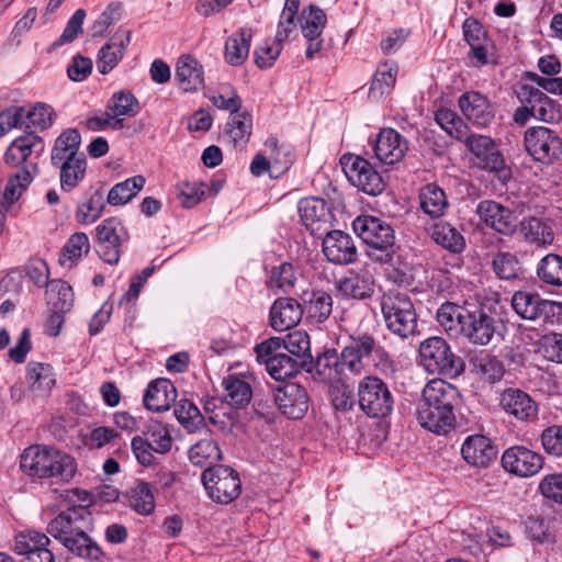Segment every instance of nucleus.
<instances>
[{
    "label": "nucleus",
    "mask_w": 562,
    "mask_h": 562,
    "mask_svg": "<svg viewBox=\"0 0 562 562\" xmlns=\"http://www.w3.org/2000/svg\"><path fill=\"white\" fill-rule=\"evenodd\" d=\"M20 468L30 476L55 477L61 482H69L77 471L76 461L70 454L40 445L30 446L23 451Z\"/></svg>",
    "instance_id": "nucleus-1"
},
{
    "label": "nucleus",
    "mask_w": 562,
    "mask_h": 562,
    "mask_svg": "<svg viewBox=\"0 0 562 562\" xmlns=\"http://www.w3.org/2000/svg\"><path fill=\"white\" fill-rule=\"evenodd\" d=\"M344 366L352 375H361L367 368V360L372 359L381 373L394 371V361L390 353L369 334L352 335L340 351Z\"/></svg>",
    "instance_id": "nucleus-2"
},
{
    "label": "nucleus",
    "mask_w": 562,
    "mask_h": 562,
    "mask_svg": "<svg viewBox=\"0 0 562 562\" xmlns=\"http://www.w3.org/2000/svg\"><path fill=\"white\" fill-rule=\"evenodd\" d=\"M516 95L520 106L515 110L513 121L517 125L525 126L531 117L546 123H555L562 119L559 102L532 85L520 82Z\"/></svg>",
    "instance_id": "nucleus-3"
},
{
    "label": "nucleus",
    "mask_w": 562,
    "mask_h": 562,
    "mask_svg": "<svg viewBox=\"0 0 562 562\" xmlns=\"http://www.w3.org/2000/svg\"><path fill=\"white\" fill-rule=\"evenodd\" d=\"M380 307L386 328L401 338L417 330V313L406 293L390 290L380 299Z\"/></svg>",
    "instance_id": "nucleus-4"
},
{
    "label": "nucleus",
    "mask_w": 562,
    "mask_h": 562,
    "mask_svg": "<svg viewBox=\"0 0 562 562\" xmlns=\"http://www.w3.org/2000/svg\"><path fill=\"white\" fill-rule=\"evenodd\" d=\"M420 364L430 374L457 378L463 373L465 363L456 355L449 344L439 336H432L419 345Z\"/></svg>",
    "instance_id": "nucleus-5"
},
{
    "label": "nucleus",
    "mask_w": 562,
    "mask_h": 562,
    "mask_svg": "<svg viewBox=\"0 0 562 562\" xmlns=\"http://www.w3.org/2000/svg\"><path fill=\"white\" fill-rule=\"evenodd\" d=\"M353 231L369 247L381 251L375 258L381 262H392L396 246L392 226L375 216H358L352 223Z\"/></svg>",
    "instance_id": "nucleus-6"
},
{
    "label": "nucleus",
    "mask_w": 562,
    "mask_h": 562,
    "mask_svg": "<svg viewBox=\"0 0 562 562\" xmlns=\"http://www.w3.org/2000/svg\"><path fill=\"white\" fill-rule=\"evenodd\" d=\"M360 409L371 418L389 416L394 406V396L389 385L375 375H367L360 380L357 389Z\"/></svg>",
    "instance_id": "nucleus-7"
},
{
    "label": "nucleus",
    "mask_w": 562,
    "mask_h": 562,
    "mask_svg": "<svg viewBox=\"0 0 562 562\" xmlns=\"http://www.w3.org/2000/svg\"><path fill=\"white\" fill-rule=\"evenodd\" d=\"M136 460L144 467L155 462L154 453L165 454L172 447V438L168 427L157 420H150L142 435L135 436L131 442Z\"/></svg>",
    "instance_id": "nucleus-8"
},
{
    "label": "nucleus",
    "mask_w": 562,
    "mask_h": 562,
    "mask_svg": "<svg viewBox=\"0 0 562 562\" xmlns=\"http://www.w3.org/2000/svg\"><path fill=\"white\" fill-rule=\"evenodd\" d=\"M201 480L209 497L217 504H231L241 493L238 472L227 465H214L205 469Z\"/></svg>",
    "instance_id": "nucleus-9"
},
{
    "label": "nucleus",
    "mask_w": 562,
    "mask_h": 562,
    "mask_svg": "<svg viewBox=\"0 0 562 562\" xmlns=\"http://www.w3.org/2000/svg\"><path fill=\"white\" fill-rule=\"evenodd\" d=\"M128 239L130 234L117 217L105 218L95 227V251L108 265L113 266L120 261L122 245Z\"/></svg>",
    "instance_id": "nucleus-10"
},
{
    "label": "nucleus",
    "mask_w": 562,
    "mask_h": 562,
    "mask_svg": "<svg viewBox=\"0 0 562 562\" xmlns=\"http://www.w3.org/2000/svg\"><path fill=\"white\" fill-rule=\"evenodd\" d=\"M340 162L348 180L359 190L373 196L383 192L385 184L382 176L367 159L355 155H344Z\"/></svg>",
    "instance_id": "nucleus-11"
},
{
    "label": "nucleus",
    "mask_w": 562,
    "mask_h": 562,
    "mask_svg": "<svg viewBox=\"0 0 562 562\" xmlns=\"http://www.w3.org/2000/svg\"><path fill=\"white\" fill-rule=\"evenodd\" d=\"M93 528V516L85 505L67 508L52 519L47 525V532L64 543L66 539L74 538L82 530Z\"/></svg>",
    "instance_id": "nucleus-12"
},
{
    "label": "nucleus",
    "mask_w": 562,
    "mask_h": 562,
    "mask_svg": "<svg viewBox=\"0 0 562 562\" xmlns=\"http://www.w3.org/2000/svg\"><path fill=\"white\" fill-rule=\"evenodd\" d=\"M468 150L475 157L476 165L480 168L495 172L503 182L510 178V170L491 137L477 134L475 138L468 140Z\"/></svg>",
    "instance_id": "nucleus-13"
},
{
    "label": "nucleus",
    "mask_w": 562,
    "mask_h": 562,
    "mask_svg": "<svg viewBox=\"0 0 562 562\" xmlns=\"http://www.w3.org/2000/svg\"><path fill=\"white\" fill-rule=\"evenodd\" d=\"M525 147L535 160L551 164L562 154V139L549 127H530L525 133Z\"/></svg>",
    "instance_id": "nucleus-14"
},
{
    "label": "nucleus",
    "mask_w": 562,
    "mask_h": 562,
    "mask_svg": "<svg viewBox=\"0 0 562 562\" xmlns=\"http://www.w3.org/2000/svg\"><path fill=\"white\" fill-rule=\"evenodd\" d=\"M504 325L499 317L483 308L471 311L462 338L470 344L485 346L499 334Z\"/></svg>",
    "instance_id": "nucleus-15"
},
{
    "label": "nucleus",
    "mask_w": 562,
    "mask_h": 562,
    "mask_svg": "<svg viewBox=\"0 0 562 562\" xmlns=\"http://www.w3.org/2000/svg\"><path fill=\"white\" fill-rule=\"evenodd\" d=\"M481 222L496 233L510 237L517 232L518 218L514 211L493 200H483L476 206Z\"/></svg>",
    "instance_id": "nucleus-16"
},
{
    "label": "nucleus",
    "mask_w": 562,
    "mask_h": 562,
    "mask_svg": "<svg viewBox=\"0 0 562 562\" xmlns=\"http://www.w3.org/2000/svg\"><path fill=\"white\" fill-rule=\"evenodd\" d=\"M503 468L517 476L528 477L537 474L543 467L540 453L525 446H512L502 456Z\"/></svg>",
    "instance_id": "nucleus-17"
},
{
    "label": "nucleus",
    "mask_w": 562,
    "mask_h": 562,
    "mask_svg": "<svg viewBox=\"0 0 562 562\" xmlns=\"http://www.w3.org/2000/svg\"><path fill=\"white\" fill-rule=\"evenodd\" d=\"M273 398L280 412L290 419H301L308 411L310 396L305 387L297 383L278 387Z\"/></svg>",
    "instance_id": "nucleus-18"
},
{
    "label": "nucleus",
    "mask_w": 562,
    "mask_h": 562,
    "mask_svg": "<svg viewBox=\"0 0 562 562\" xmlns=\"http://www.w3.org/2000/svg\"><path fill=\"white\" fill-rule=\"evenodd\" d=\"M301 31L307 40L306 58L311 59L323 48L322 34L326 25L325 12L314 4L305 7L301 12Z\"/></svg>",
    "instance_id": "nucleus-19"
},
{
    "label": "nucleus",
    "mask_w": 562,
    "mask_h": 562,
    "mask_svg": "<svg viewBox=\"0 0 562 562\" xmlns=\"http://www.w3.org/2000/svg\"><path fill=\"white\" fill-rule=\"evenodd\" d=\"M499 406L508 415L520 422H532L538 416V405L520 389L508 387L501 393Z\"/></svg>",
    "instance_id": "nucleus-20"
},
{
    "label": "nucleus",
    "mask_w": 562,
    "mask_h": 562,
    "mask_svg": "<svg viewBox=\"0 0 562 562\" xmlns=\"http://www.w3.org/2000/svg\"><path fill=\"white\" fill-rule=\"evenodd\" d=\"M458 103L467 120L479 127L488 126L495 117L492 103L487 97L477 91L464 92L460 95Z\"/></svg>",
    "instance_id": "nucleus-21"
},
{
    "label": "nucleus",
    "mask_w": 562,
    "mask_h": 562,
    "mask_svg": "<svg viewBox=\"0 0 562 562\" xmlns=\"http://www.w3.org/2000/svg\"><path fill=\"white\" fill-rule=\"evenodd\" d=\"M461 454L468 464L477 468H487L496 460L498 450L488 437L484 435H471L463 441Z\"/></svg>",
    "instance_id": "nucleus-22"
},
{
    "label": "nucleus",
    "mask_w": 562,
    "mask_h": 562,
    "mask_svg": "<svg viewBox=\"0 0 562 562\" xmlns=\"http://www.w3.org/2000/svg\"><path fill=\"white\" fill-rule=\"evenodd\" d=\"M336 291L344 300H366L374 292V280L367 270H350L336 281Z\"/></svg>",
    "instance_id": "nucleus-23"
},
{
    "label": "nucleus",
    "mask_w": 562,
    "mask_h": 562,
    "mask_svg": "<svg viewBox=\"0 0 562 562\" xmlns=\"http://www.w3.org/2000/svg\"><path fill=\"white\" fill-rule=\"evenodd\" d=\"M460 402L459 390L441 379L429 381L422 393L420 404L430 405L446 411H456Z\"/></svg>",
    "instance_id": "nucleus-24"
},
{
    "label": "nucleus",
    "mask_w": 562,
    "mask_h": 562,
    "mask_svg": "<svg viewBox=\"0 0 562 562\" xmlns=\"http://www.w3.org/2000/svg\"><path fill=\"white\" fill-rule=\"evenodd\" d=\"M407 148L406 139L394 128H382L373 146L376 158L385 165L401 161Z\"/></svg>",
    "instance_id": "nucleus-25"
},
{
    "label": "nucleus",
    "mask_w": 562,
    "mask_h": 562,
    "mask_svg": "<svg viewBox=\"0 0 562 562\" xmlns=\"http://www.w3.org/2000/svg\"><path fill=\"white\" fill-rule=\"evenodd\" d=\"M323 252L336 265H348L356 260L357 248L352 237L341 231H333L323 239Z\"/></svg>",
    "instance_id": "nucleus-26"
},
{
    "label": "nucleus",
    "mask_w": 562,
    "mask_h": 562,
    "mask_svg": "<svg viewBox=\"0 0 562 562\" xmlns=\"http://www.w3.org/2000/svg\"><path fill=\"white\" fill-rule=\"evenodd\" d=\"M416 418L424 429L436 435H446L454 429L457 425L453 411L443 412L441 408L420 403H418L416 408Z\"/></svg>",
    "instance_id": "nucleus-27"
},
{
    "label": "nucleus",
    "mask_w": 562,
    "mask_h": 562,
    "mask_svg": "<svg viewBox=\"0 0 562 562\" xmlns=\"http://www.w3.org/2000/svg\"><path fill=\"white\" fill-rule=\"evenodd\" d=\"M302 316V304L293 297H279L270 307V325L278 331L293 328Z\"/></svg>",
    "instance_id": "nucleus-28"
},
{
    "label": "nucleus",
    "mask_w": 562,
    "mask_h": 562,
    "mask_svg": "<svg viewBox=\"0 0 562 562\" xmlns=\"http://www.w3.org/2000/svg\"><path fill=\"white\" fill-rule=\"evenodd\" d=\"M517 232L525 243L538 248L550 246L554 240V233L550 221L542 217H524L518 222Z\"/></svg>",
    "instance_id": "nucleus-29"
},
{
    "label": "nucleus",
    "mask_w": 562,
    "mask_h": 562,
    "mask_svg": "<svg viewBox=\"0 0 562 562\" xmlns=\"http://www.w3.org/2000/svg\"><path fill=\"white\" fill-rule=\"evenodd\" d=\"M131 42V32L120 29L112 36L109 43L101 47L98 54L97 67L102 75L114 69L123 58L124 50Z\"/></svg>",
    "instance_id": "nucleus-30"
},
{
    "label": "nucleus",
    "mask_w": 562,
    "mask_h": 562,
    "mask_svg": "<svg viewBox=\"0 0 562 562\" xmlns=\"http://www.w3.org/2000/svg\"><path fill=\"white\" fill-rule=\"evenodd\" d=\"M175 80L182 91L195 92L204 86L203 66L191 55H182L177 61Z\"/></svg>",
    "instance_id": "nucleus-31"
},
{
    "label": "nucleus",
    "mask_w": 562,
    "mask_h": 562,
    "mask_svg": "<svg viewBox=\"0 0 562 562\" xmlns=\"http://www.w3.org/2000/svg\"><path fill=\"white\" fill-rule=\"evenodd\" d=\"M463 35L471 47V56L476 59L477 65H486L488 49L493 45L484 26L474 18H468L463 22Z\"/></svg>",
    "instance_id": "nucleus-32"
},
{
    "label": "nucleus",
    "mask_w": 562,
    "mask_h": 562,
    "mask_svg": "<svg viewBox=\"0 0 562 562\" xmlns=\"http://www.w3.org/2000/svg\"><path fill=\"white\" fill-rule=\"evenodd\" d=\"M471 310L452 302H445L436 313L439 326L451 337H462Z\"/></svg>",
    "instance_id": "nucleus-33"
},
{
    "label": "nucleus",
    "mask_w": 562,
    "mask_h": 562,
    "mask_svg": "<svg viewBox=\"0 0 562 562\" xmlns=\"http://www.w3.org/2000/svg\"><path fill=\"white\" fill-rule=\"evenodd\" d=\"M297 210L302 223L306 228H310L312 233L321 231L323 225L328 224L331 218V213L326 201L321 198L311 196L301 199Z\"/></svg>",
    "instance_id": "nucleus-34"
},
{
    "label": "nucleus",
    "mask_w": 562,
    "mask_h": 562,
    "mask_svg": "<svg viewBox=\"0 0 562 562\" xmlns=\"http://www.w3.org/2000/svg\"><path fill=\"white\" fill-rule=\"evenodd\" d=\"M176 397L175 385L167 379H157L148 384L143 402L147 409L159 413L168 411Z\"/></svg>",
    "instance_id": "nucleus-35"
},
{
    "label": "nucleus",
    "mask_w": 562,
    "mask_h": 562,
    "mask_svg": "<svg viewBox=\"0 0 562 562\" xmlns=\"http://www.w3.org/2000/svg\"><path fill=\"white\" fill-rule=\"evenodd\" d=\"M43 151L44 143L42 137L34 133H27L11 143L4 154V158L8 164L18 166L19 164L26 162L33 153L40 156Z\"/></svg>",
    "instance_id": "nucleus-36"
},
{
    "label": "nucleus",
    "mask_w": 562,
    "mask_h": 562,
    "mask_svg": "<svg viewBox=\"0 0 562 562\" xmlns=\"http://www.w3.org/2000/svg\"><path fill=\"white\" fill-rule=\"evenodd\" d=\"M37 172V164L31 162L10 177L0 200V205L10 209V206L16 202L22 193L27 189L33 181L34 175Z\"/></svg>",
    "instance_id": "nucleus-37"
},
{
    "label": "nucleus",
    "mask_w": 562,
    "mask_h": 562,
    "mask_svg": "<svg viewBox=\"0 0 562 562\" xmlns=\"http://www.w3.org/2000/svg\"><path fill=\"white\" fill-rule=\"evenodd\" d=\"M281 340L283 350H286L303 369L311 372L313 370V356L308 334L303 330H295L281 338Z\"/></svg>",
    "instance_id": "nucleus-38"
},
{
    "label": "nucleus",
    "mask_w": 562,
    "mask_h": 562,
    "mask_svg": "<svg viewBox=\"0 0 562 562\" xmlns=\"http://www.w3.org/2000/svg\"><path fill=\"white\" fill-rule=\"evenodd\" d=\"M303 314H306L307 319L315 324H322L331 314L333 297L325 291H313L305 293L303 296Z\"/></svg>",
    "instance_id": "nucleus-39"
},
{
    "label": "nucleus",
    "mask_w": 562,
    "mask_h": 562,
    "mask_svg": "<svg viewBox=\"0 0 562 562\" xmlns=\"http://www.w3.org/2000/svg\"><path fill=\"white\" fill-rule=\"evenodd\" d=\"M252 30L241 27L225 42V60L231 66H240L247 59L252 40Z\"/></svg>",
    "instance_id": "nucleus-40"
},
{
    "label": "nucleus",
    "mask_w": 562,
    "mask_h": 562,
    "mask_svg": "<svg viewBox=\"0 0 562 562\" xmlns=\"http://www.w3.org/2000/svg\"><path fill=\"white\" fill-rule=\"evenodd\" d=\"M313 369L319 379L329 382L350 374L336 349H327L315 361L313 360Z\"/></svg>",
    "instance_id": "nucleus-41"
},
{
    "label": "nucleus",
    "mask_w": 562,
    "mask_h": 562,
    "mask_svg": "<svg viewBox=\"0 0 562 562\" xmlns=\"http://www.w3.org/2000/svg\"><path fill=\"white\" fill-rule=\"evenodd\" d=\"M54 166L59 168L60 188L65 192H71L86 177V155L69 158Z\"/></svg>",
    "instance_id": "nucleus-42"
},
{
    "label": "nucleus",
    "mask_w": 562,
    "mask_h": 562,
    "mask_svg": "<svg viewBox=\"0 0 562 562\" xmlns=\"http://www.w3.org/2000/svg\"><path fill=\"white\" fill-rule=\"evenodd\" d=\"M429 234L437 245L452 254H461L465 248V240L462 234L447 222L434 224Z\"/></svg>",
    "instance_id": "nucleus-43"
},
{
    "label": "nucleus",
    "mask_w": 562,
    "mask_h": 562,
    "mask_svg": "<svg viewBox=\"0 0 562 562\" xmlns=\"http://www.w3.org/2000/svg\"><path fill=\"white\" fill-rule=\"evenodd\" d=\"M81 136L76 128H69L63 132L55 140L52 149V165H57L72 157L83 156L79 153Z\"/></svg>",
    "instance_id": "nucleus-44"
},
{
    "label": "nucleus",
    "mask_w": 562,
    "mask_h": 562,
    "mask_svg": "<svg viewBox=\"0 0 562 562\" xmlns=\"http://www.w3.org/2000/svg\"><path fill=\"white\" fill-rule=\"evenodd\" d=\"M90 530H82L78 532L74 538H69L64 543H61L69 552L74 555L89 560V561H100L104 552L89 535Z\"/></svg>",
    "instance_id": "nucleus-45"
},
{
    "label": "nucleus",
    "mask_w": 562,
    "mask_h": 562,
    "mask_svg": "<svg viewBox=\"0 0 562 562\" xmlns=\"http://www.w3.org/2000/svg\"><path fill=\"white\" fill-rule=\"evenodd\" d=\"M223 387L225 391L224 398L233 407L244 408L252 397L250 384L234 374L223 380Z\"/></svg>",
    "instance_id": "nucleus-46"
},
{
    "label": "nucleus",
    "mask_w": 562,
    "mask_h": 562,
    "mask_svg": "<svg viewBox=\"0 0 562 562\" xmlns=\"http://www.w3.org/2000/svg\"><path fill=\"white\" fill-rule=\"evenodd\" d=\"M145 182V178L137 175L116 183L109 191L106 195V203L113 206L125 205L144 188Z\"/></svg>",
    "instance_id": "nucleus-47"
},
{
    "label": "nucleus",
    "mask_w": 562,
    "mask_h": 562,
    "mask_svg": "<svg viewBox=\"0 0 562 562\" xmlns=\"http://www.w3.org/2000/svg\"><path fill=\"white\" fill-rule=\"evenodd\" d=\"M398 67L395 61H384L379 65L369 89L371 99H380L389 93L396 81Z\"/></svg>",
    "instance_id": "nucleus-48"
},
{
    "label": "nucleus",
    "mask_w": 562,
    "mask_h": 562,
    "mask_svg": "<svg viewBox=\"0 0 562 562\" xmlns=\"http://www.w3.org/2000/svg\"><path fill=\"white\" fill-rule=\"evenodd\" d=\"M420 209L430 217H440L448 207V200L445 191L437 184L425 186L419 193Z\"/></svg>",
    "instance_id": "nucleus-49"
},
{
    "label": "nucleus",
    "mask_w": 562,
    "mask_h": 562,
    "mask_svg": "<svg viewBox=\"0 0 562 562\" xmlns=\"http://www.w3.org/2000/svg\"><path fill=\"white\" fill-rule=\"evenodd\" d=\"M173 414L180 425L189 432H195L205 427V418L201 411L188 398H181L176 403Z\"/></svg>",
    "instance_id": "nucleus-50"
},
{
    "label": "nucleus",
    "mask_w": 562,
    "mask_h": 562,
    "mask_svg": "<svg viewBox=\"0 0 562 562\" xmlns=\"http://www.w3.org/2000/svg\"><path fill=\"white\" fill-rule=\"evenodd\" d=\"M105 209L104 192L101 188L89 193L86 201L79 203L76 220L83 225L92 224L101 217Z\"/></svg>",
    "instance_id": "nucleus-51"
},
{
    "label": "nucleus",
    "mask_w": 562,
    "mask_h": 562,
    "mask_svg": "<svg viewBox=\"0 0 562 562\" xmlns=\"http://www.w3.org/2000/svg\"><path fill=\"white\" fill-rule=\"evenodd\" d=\"M471 364L475 374L485 382L495 383L504 376L505 369L503 362L495 356L481 353L471 360Z\"/></svg>",
    "instance_id": "nucleus-52"
},
{
    "label": "nucleus",
    "mask_w": 562,
    "mask_h": 562,
    "mask_svg": "<svg viewBox=\"0 0 562 562\" xmlns=\"http://www.w3.org/2000/svg\"><path fill=\"white\" fill-rule=\"evenodd\" d=\"M188 454L190 462L196 467H204L222 459L220 446L212 437L203 438L192 445Z\"/></svg>",
    "instance_id": "nucleus-53"
},
{
    "label": "nucleus",
    "mask_w": 562,
    "mask_h": 562,
    "mask_svg": "<svg viewBox=\"0 0 562 562\" xmlns=\"http://www.w3.org/2000/svg\"><path fill=\"white\" fill-rule=\"evenodd\" d=\"M252 119L247 111H238L229 115L227 122V136L234 146L245 145L251 135Z\"/></svg>",
    "instance_id": "nucleus-54"
},
{
    "label": "nucleus",
    "mask_w": 562,
    "mask_h": 562,
    "mask_svg": "<svg viewBox=\"0 0 562 562\" xmlns=\"http://www.w3.org/2000/svg\"><path fill=\"white\" fill-rule=\"evenodd\" d=\"M46 301L49 308L69 312L74 305L71 286L63 280H52L47 284Z\"/></svg>",
    "instance_id": "nucleus-55"
},
{
    "label": "nucleus",
    "mask_w": 562,
    "mask_h": 562,
    "mask_svg": "<svg viewBox=\"0 0 562 562\" xmlns=\"http://www.w3.org/2000/svg\"><path fill=\"white\" fill-rule=\"evenodd\" d=\"M27 381L33 391L49 392L56 383L53 367L48 363L30 362L27 364Z\"/></svg>",
    "instance_id": "nucleus-56"
},
{
    "label": "nucleus",
    "mask_w": 562,
    "mask_h": 562,
    "mask_svg": "<svg viewBox=\"0 0 562 562\" xmlns=\"http://www.w3.org/2000/svg\"><path fill=\"white\" fill-rule=\"evenodd\" d=\"M542 297L538 293L529 291H517L512 297L514 311L524 319H539Z\"/></svg>",
    "instance_id": "nucleus-57"
},
{
    "label": "nucleus",
    "mask_w": 562,
    "mask_h": 562,
    "mask_svg": "<svg viewBox=\"0 0 562 562\" xmlns=\"http://www.w3.org/2000/svg\"><path fill=\"white\" fill-rule=\"evenodd\" d=\"M265 147L271 162L270 177L278 178L291 167L293 155L285 146L279 145L274 137L267 139Z\"/></svg>",
    "instance_id": "nucleus-58"
},
{
    "label": "nucleus",
    "mask_w": 562,
    "mask_h": 562,
    "mask_svg": "<svg viewBox=\"0 0 562 562\" xmlns=\"http://www.w3.org/2000/svg\"><path fill=\"white\" fill-rule=\"evenodd\" d=\"M297 271L290 262H282L271 269L267 285L271 290L290 293L297 281Z\"/></svg>",
    "instance_id": "nucleus-59"
},
{
    "label": "nucleus",
    "mask_w": 562,
    "mask_h": 562,
    "mask_svg": "<svg viewBox=\"0 0 562 562\" xmlns=\"http://www.w3.org/2000/svg\"><path fill=\"white\" fill-rule=\"evenodd\" d=\"M128 504L136 513L147 516L155 509V497L147 482H138L128 493Z\"/></svg>",
    "instance_id": "nucleus-60"
},
{
    "label": "nucleus",
    "mask_w": 562,
    "mask_h": 562,
    "mask_svg": "<svg viewBox=\"0 0 562 562\" xmlns=\"http://www.w3.org/2000/svg\"><path fill=\"white\" fill-rule=\"evenodd\" d=\"M268 373L277 381L290 379L297 374L303 367L299 364L293 357L281 352L266 361Z\"/></svg>",
    "instance_id": "nucleus-61"
},
{
    "label": "nucleus",
    "mask_w": 562,
    "mask_h": 562,
    "mask_svg": "<svg viewBox=\"0 0 562 562\" xmlns=\"http://www.w3.org/2000/svg\"><path fill=\"white\" fill-rule=\"evenodd\" d=\"M537 276L548 285L562 286V257L557 254L546 255L537 265Z\"/></svg>",
    "instance_id": "nucleus-62"
},
{
    "label": "nucleus",
    "mask_w": 562,
    "mask_h": 562,
    "mask_svg": "<svg viewBox=\"0 0 562 562\" xmlns=\"http://www.w3.org/2000/svg\"><path fill=\"white\" fill-rule=\"evenodd\" d=\"M494 273L502 280H516L520 278L521 266L517 256L509 251H498L492 260Z\"/></svg>",
    "instance_id": "nucleus-63"
},
{
    "label": "nucleus",
    "mask_w": 562,
    "mask_h": 562,
    "mask_svg": "<svg viewBox=\"0 0 562 562\" xmlns=\"http://www.w3.org/2000/svg\"><path fill=\"white\" fill-rule=\"evenodd\" d=\"M106 109L116 119L135 116L139 112V102L132 92L122 90L112 94L108 101Z\"/></svg>",
    "instance_id": "nucleus-64"
}]
</instances>
